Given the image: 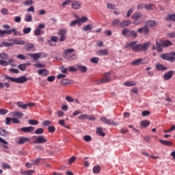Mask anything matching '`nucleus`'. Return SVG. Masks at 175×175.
Here are the masks:
<instances>
[{
  "mask_svg": "<svg viewBox=\"0 0 175 175\" xmlns=\"http://www.w3.org/2000/svg\"><path fill=\"white\" fill-rule=\"evenodd\" d=\"M150 44H151V42H145L144 44H137V41H133L128 43L126 45V47H130V49H131V50L135 53H140V51H147Z\"/></svg>",
  "mask_w": 175,
  "mask_h": 175,
  "instance_id": "f257e3e1",
  "label": "nucleus"
},
{
  "mask_svg": "<svg viewBox=\"0 0 175 175\" xmlns=\"http://www.w3.org/2000/svg\"><path fill=\"white\" fill-rule=\"evenodd\" d=\"M75 53V49H66L64 53V57L66 59H68L69 61H73L76 59V54Z\"/></svg>",
  "mask_w": 175,
  "mask_h": 175,
  "instance_id": "f03ea898",
  "label": "nucleus"
},
{
  "mask_svg": "<svg viewBox=\"0 0 175 175\" xmlns=\"http://www.w3.org/2000/svg\"><path fill=\"white\" fill-rule=\"evenodd\" d=\"M5 80H10L12 83H17L18 84H22L23 83H25V81H28L29 80L28 78L24 76L19 78H14L5 75Z\"/></svg>",
  "mask_w": 175,
  "mask_h": 175,
  "instance_id": "7ed1b4c3",
  "label": "nucleus"
},
{
  "mask_svg": "<svg viewBox=\"0 0 175 175\" xmlns=\"http://www.w3.org/2000/svg\"><path fill=\"white\" fill-rule=\"evenodd\" d=\"M161 59L163 61H170V62H174L175 61V52L161 54L160 55Z\"/></svg>",
  "mask_w": 175,
  "mask_h": 175,
  "instance_id": "20e7f679",
  "label": "nucleus"
},
{
  "mask_svg": "<svg viewBox=\"0 0 175 175\" xmlns=\"http://www.w3.org/2000/svg\"><path fill=\"white\" fill-rule=\"evenodd\" d=\"M32 139H34L33 144H44V143L47 142V139L43 135H34L32 137Z\"/></svg>",
  "mask_w": 175,
  "mask_h": 175,
  "instance_id": "39448f33",
  "label": "nucleus"
},
{
  "mask_svg": "<svg viewBox=\"0 0 175 175\" xmlns=\"http://www.w3.org/2000/svg\"><path fill=\"white\" fill-rule=\"evenodd\" d=\"M66 33H68V31L65 29L58 31L57 35L59 36V42H65V40H66Z\"/></svg>",
  "mask_w": 175,
  "mask_h": 175,
  "instance_id": "423d86ee",
  "label": "nucleus"
},
{
  "mask_svg": "<svg viewBox=\"0 0 175 175\" xmlns=\"http://www.w3.org/2000/svg\"><path fill=\"white\" fill-rule=\"evenodd\" d=\"M46 27V25L44 23H41L38 26L36 27L34 30V33L36 36H39L43 33V28Z\"/></svg>",
  "mask_w": 175,
  "mask_h": 175,
  "instance_id": "0eeeda50",
  "label": "nucleus"
},
{
  "mask_svg": "<svg viewBox=\"0 0 175 175\" xmlns=\"http://www.w3.org/2000/svg\"><path fill=\"white\" fill-rule=\"evenodd\" d=\"M110 76V72L103 74V79L98 81L97 84H103V83H109L111 79L109 77Z\"/></svg>",
  "mask_w": 175,
  "mask_h": 175,
  "instance_id": "6e6552de",
  "label": "nucleus"
},
{
  "mask_svg": "<svg viewBox=\"0 0 175 175\" xmlns=\"http://www.w3.org/2000/svg\"><path fill=\"white\" fill-rule=\"evenodd\" d=\"M83 6V3L81 1L75 0L72 1L71 8L75 10H79V9H81Z\"/></svg>",
  "mask_w": 175,
  "mask_h": 175,
  "instance_id": "1a4fd4ad",
  "label": "nucleus"
},
{
  "mask_svg": "<svg viewBox=\"0 0 175 175\" xmlns=\"http://www.w3.org/2000/svg\"><path fill=\"white\" fill-rule=\"evenodd\" d=\"M138 33H140V35H144L145 36H147L148 35V32H150V29L148 28V26L146 25L141 28H139L137 29Z\"/></svg>",
  "mask_w": 175,
  "mask_h": 175,
  "instance_id": "9d476101",
  "label": "nucleus"
},
{
  "mask_svg": "<svg viewBox=\"0 0 175 175\" xmlns=\"http://www.w3.org/2000/svg\"><path fill=\"white\" fill-rule=\"evenodd\" d=\"M142 14L141 12H137V13H134L132 15V18L133 20H135L136 21L135 22V23L136 24V25H139V24H142V22H139L137 21V20H139V18H140V17H142Z\"/></svg>",
  "mask_w": 175,
  "mask_h": 175,
  "instance_id": "9b49d317",
  "label": "nucleus"
},
{
  "mask_svg": "<svg viewBox=\"0 0 175 175\" xmlns=\"http://www.w3.org/2000/svg\"><path fill=\"white\" fill-rule=\"evenodd\" d=\"M145 64H147V62L140 58L133 61L131 65H135L136 66H139V65H144Z\"/></svg>",
  "mask_w": 175,
  "mask_h": 175,
  "instance_id": "f8f14e48",
  "label": "nucleus"
},
{
  "mask_svg": "<svg viewBox=\"0 0 175 175\" xmlns=\"http://www.w3.org/2000/svg\"><path fill=\"white\" fill-rule=\"evenodd\" d=\"M174 73H175L174 71L170 70V71H168V72H167L166 73L164 74L163 79L166 81L170 80V79H172V77H173Z\"/></svg>",
  "mask_w": 175,
  "mask_h": 175,
  "instance_id": "ddd939ff",
  "label": "nucleus"
},
{
  "mask_svg": "<svg viewBox=\"0 0 175 175\" xmlns=\"http://www.w3.org/2000/svg\"><path fill=\"white\" fill-rule=\"evenodd\" d=\"M29 138L27 137H21L19 138V140L17 141V144L19 145H23V144H25V143H28V142H29Z\"/></svg>",
  "mask_w": 175,
  "mask_h": 175,
  "instance_id": "4468645a",
  "label": "nucleus"
},
{
  "mask_svg": "<svg viewBox=\"0 0 175 175\" xmlns=\"http://www.w3.org/2000/svg\"><path fill=\"white\" fill-rule=\"evenodd\" d=\"M35 130V127L33 126H27V127H22L21 128V132L24 133H29L30 132H33Z\"/></svg>",
  "mask_w": 175,
  "mask_h": 175,
  "instance_id": "2eb2a0df",
  "label": "nucleus"
},
{
  "mask_svg": "<svg viewBox=\"0 0 175 175\" xmlns=\"http://www.w3.org/2000/svg\"><path fill=\"white\" fill-rule=\"evenodd\" d=\"M156 46H157V50L159 52V53H162L163 51V44L162 42V40L160 41H157L156 42Z\"/></svg>",
  "mask_w": 175,
  "mask_h": 175,
  "instance_id": "dca6fc26",
  "label": "nucleus"
},
{
  "mask_svg": "<svg viewBox=\"0 0 175 175\" xmlns=\"http://www.w3.org/2000/svg\"><path fill=\"white\" fill-rule=\"evenodd\" d=\"M100 121H102L105 124H107L108 125H116V124L114 123V121L111 120V119L109 120L106 117L101 118Z\"/></svg>",
  "mask_w": 175,
  "mask_h": 175,
  "instance_id": "f3484780",
  "label": "nucleus"
},
{
  "mask_svg": "<svg viewBox=\"0 0 175 175\" xmlns=\"http://www.w3.org/2000/svg\"><path fill=\"white\" fill-rule=\"evenodd\" d=\"M28 55L33 58V61H38L42 57V53H29Z\"/></svg>",
  "mask_w": 175,
  "mask_h": 175,
  "instance_id": "a211bd4d",
  "label": "nucleus"
},
{
  "mask_svg": "<svg viewBox=\"0 0 175 175\" xmlns=\"http://www.w3.org/2000/svg\"><path fill=\"white\" fill-rule=\"evenodd\" d=\"M108 54H109V51H107V49H100V50L96 51V55H98V57L107 55Z\"/></svg>",
  "mask_w": 175,
  "mask_h": 175,
  "instance_id": "6ab92c4d",
  "label": "nucleus"
},
{
  "mask_svg": "<svg viewBox=\"0 0 175 175\" xmlns=\"http://www.w3.org/2000/svg\"><path fill=\"white\" fill-rule=\"evenodd\" d=\"M38 73L40 76H44V77L49 76V71L46 68L39 70Z\"/></svg>",
  "mask_w": 175,
  "mask_h": 175,
  "instance_id": "aec40b11",
  "label": "nucleus"
},
{
  "mask_svg": "<svg viewBox=\"0 0 175 175\" xmlns=\"http://www.w3.org/2000/svg\"><path fill=\"white\" fill-rule=\"evenodd\" d=\"M146 24L147 27H150L151 28H152V27H157V25H158V22L154 20H151V21H148Z\"/></svg>",
  "mask_w": 175,
  "mask_h": 175,
  "instance_id": "412c9836",
  "label": "nucleus"
},
{
  "mask_svg": "<svg viewBox=\"0 0 175 175\" xmlns=\"http://www.w3.org/2000/svg\"><path fill=\"white\" fill-rule=\"evenodd\" d=\"M131 23L132 22H131V21L129 20L124 21L119 24V27L120 28H125V27H128V25H131Z\"/></svg>",
  "mask_w": 175,
  "mask_h": 175,
  "instance_id": "4be33fe9",
  "label": "nucleus"
},
{
  "mask_svg": "<svg viewBox=\"0 0 175 175\" xmlns=\"http://www.w3.org/2000/svg\"><path fill=\"white\" fill-rule=\"evenodd\" d=\"M122 33L123 36H125V38H128L129 36H131V29L124 28L122 29Z\"/></svg>",
  "mask_w": 175,
  "mask_h": 175,
  "instance_id": "5701e85b",
  "label": "nucleus"
},
{
  "mask_svg": "<svg viewBox=\"0 0 175 175\" xmlns=\"http://www.w3.org/2000/svg\"><path fill=\"white\" fill-rule=\"evenodd\" d=\"M159 142L163 144V146H172L173 142H172L171 141H167V140H164V139H159Z\"/></svg>",
  "mask_w": 175,
  "mask_h": 175,
  "instance_id": "b1692460",
  "label": "nucleus"
},
{
  "mask_svg": "<svg viewBox=\"0 0 175 175\" xmlns=\"http://www.w3.org/2000/svg\"><path fill=\"white\" fill-rule=\"evenodd\" d=\"M31 65L30 63H26V64H20L18 68L20 69V70H22V72H24L27 69V66H29Z\"/></svg>",
  "mask_w": 175,
  "mask_h": 175,
  "instance_id": "393cba45",
  "label": "nucleus"
},
{
  "mask_svg": "<svg viewBox=\"0 0 175 175\" xmlns=\"http://www.w3.org/2000/svg\"><path fill=\"white\" fill-rule=\"evenodd\" d=\"M123 85H125V87H133V85H136V81H126L123 83Z\"/></svg>",
  "mask_w": 175,
  "mask_h": 175,
  "instance_id": "a878e982",
  "label": "nucleus"
},
{
  "mask_svg": "<svg viewBox=\"0 0 175 175\" xmlns=\"http://www.w3.org/2000/svg\"><path fill=\"white\" fill-rule=\"evenodd\" d=\"M77 68L78 70H79V72H82V73H85L88 70L87 66H85L77 65Z\"/></svg>",
  "mask_w": 175,
  "mask_h": 175,
  "instance_id": "bb28decb",
  "label": "nucleus"
},
{
  "mask_svg": "<svg viewBox=\"0 0 175 175\" xmlns=\"http://www.w3.org/2000/svg\"><path fill=\"white\" fill-rule=\"evenodd\" d=\"M165 21H175V14H168L165 18Z\"/></svg>",
  "mask_w": 175,
  "mask_h": 175,
  "instance_id": "cd10ccee",
  "label": "nucleus"
},
{
  "mask_svg": "<svg viewBox=\"0 0 175 175\" xmlns=\"http://www.w3.org/2000/svg\"><path fill=\"white\" fill-rule=\"evenodd\" d=\"M96 132L97 133H98V135H100V136H103V137L106 136V133H105V132H103V128H100V127L97 128Z\"/></svg>",
  "mask_w": 175,
  "mask_h": 175,
  "instance_id": "c85d7f7f",
  "label": "nucleus"
},
{
  "mask_svg": "<svg viewBox=\"0 0 175 175\" xmlns=\"http://www.w3.org/2000/svg\"><path fill=\"white\" fill-rule=\"evenodd\" d=\"M156 69L157 70H166V69H167V68L163 66V64H157L156 65Z\"/></svg>",
  "mask_w": 175,
  "mask_h": 175,
  "instance_id": "c756f323",
  "label": "nucleus"
},
{
  "mask_svg": "<svg viewBox=\"0 0 175 175\" xmlns=\"http://www.w3.org/2000/svg\"><path fill=\"white\" fill-rule=\"evenodd\" d=\"M163 43V46L164 47H170V46H172V42H170V40H165V41H161Z\"/></svg>",
  "mask_w": 175,
  "mask_h": 175,
  "instance_id": "7c9ffc66",
  "label": "nucleus"
},
{
  "mask_svg": "<svg viewBox=\"0 0 175 175\" xmlns=\"http://www.w3.org/2000/svg\"><path fill=\"white\" fill-rule=\"evenodd\" d=\"M0 58H1V60L3 61H8V59H9V55L5 53H3L0 54Z\"/></svg>",
  "mask_w": 175,
  "mask_h": 175,
  "instance_id": "2f4dec72",
  "label": "nucleus"
},
{
  "mask_svg": "<svg viewBox=\"0 0 175 175\" xmlns=\"http://www.w3.org/2000/svg\"><path fill=\"white\" fill-rule=\"evenodd\" d=\"M9 135H10V133L6 131L4 129H0V136H9Z\"/></svg>",
  "mask_w": 175,
  "mask_h": 175,
  "instance_id": "473e14b6",
  "label": "nucleus"
},
{
  "mask_svg": "<svg viewBox=\"0 0 175 175\" xmlns=\"http://www.w3.org/2000/svg\"><path fill=\"white\" fill-rule=\"evenodd\" d=\"M141 126H143L144 128H146V126H148L150 125V121L148 120H144L142 121L140 123Z\"/></svg>",
  "mask_w": 175,
  "mask_h": 175,
  "instance_id": "72a5a7b5",
  "label": "nucleus"
},
{
  "mask_svg": "<svg viewBox=\"0 0 175 175\" xmlns=\"http://www.w3.org/2000/svg\"><path fill=\"white\" fill-rule=\"evenodd\" d=\"M92 29V25H87L83 27V31L87 32V31H91Z\"/></svg>",
  "mask_w": 175,
  "mask_h": 175,
  "instance_id": "f704fd0d",
  "label": "nucleus"
},
{
  "mask_svg": "<svg viewBox=\"0 0 175 175\" xmlns=\"http://www.w3.org/2000/svg\"><path fill=\"white\" fill-rule=\"evenodd\" d=\"M14 44H21V45H24L25 44V42L22 40H17L16 39L14 40Z\"/></svg>",
  "mask_w": 175,
  "mask_h": 175,
  "instance_id": "c9c22d12",
  "label": "nucleus"
},
{
  "mask_svg": "<svg viewBox=\"0 0 175 175\" xmlns=\"http://www.w3.org/2000/svg\"><path fill=\"white\" fill-rule=\"evenodd\" d=\"M62 85H69L70 84V81L68 79H63L60 81Z\"/></svg>",
  "mask_w": 175,
  "mask_h": 175,
  "instance_id": "e433bc0d",
  "label": "nucleus"
},
{
  "mask_svg": "<svg viewBox=\"0 0 175 175\" xmlns=\"http://www.w3.org/2000/svg\"><path fill=\"white\" fill-rule=\"evenodd\" d=\"M100 172V166L96 165L93 167V173L95 174H97V173H99Z\"/></svg>",
  "mask_w": 175,
  "mask_h": 175,
  "instance_id": "4c0bfd02",
  "label": "nucleus"
},
{
  "mask_svg": "<svg viewBox=\"0 0 175 175\" xmlns=\"http://www.w3.org/2000/svg\"><path fill=\"white\" fill-rule=\"evenodd\" d=\"M85 21H88V18L86 16H83L80 19L78 20L79 24H83L85 23Z\"/></svg>",
  "mask_w": 175,
  "mask_h": 175,
  "instance_id": "58836bf2",
  "label": "nucleus"
},
{
  "mask_svg": "<svg viewBox=\"0 0 175 175\" xmlns=\"http://www.w3.org/2000/svg\"><path fill=\"white\" fill-rule=\"evenodd\" d=\"M24 116V113L20 111H16L13 113V116L14 117H18L19 118H21Z\"/></svg>",
  "mask_w": 175,
  "mask_h": 175,
  "instance_id": "ea45409f",
  "label": "nucleus"
},
{
  "mask_svg": "<svg viewBox=\"0 0 175 175\" xmlns=\"http://www.w3.org/2000/svg\"><path fill=\"white\" fill-rule=\"evenodd\" d=\"M12 29L10 30H2L1 31V36H3V35H12Z\"/></svg>",
  "mask_w": 175,
  "mask_h": 175,
  "instance_id": "a19ab883",
  "label": "nucleus"
},
{
  "mask_svg": "<svg viewBox=\"0 0 175 175\" xmlns=\"http://www.w3.org/2000/svg\"><path fill=\"white\" fill-rule=\"evenodd\" d=\"M59 124L62 126H64V128H66L67 129H69V126L66 125V123H65V121L63 120H59Z\"/></svg>",
  "mask_w": 175,
  "mask_h": 175,
  "instance_id": "79ce46f5",
  "label": "nucleus"
},
{
  "mask_svg": "<svg viewBox=\"0 0 175 175\" xmlns=\"http://www.w3.org/2000/svg\"><path fill=\"white\" fill-rule=\"evenodd\" d=\"M121 23H120V19H115V20H113V21H112V25H113V27H117V25L118 26V27H120V24Z\"/></svg>",
  "mask_w": 175,
  "mask_h": 175,
  "instance_id": "37998d69",
  "label": "nucleus"
},
{
  "mask_svg": "<svg viewBox=\"0 0 175 175\" xmlns=\"http://www.w3.org/2000/svg\"><path fill=\"white\" fill-rule=\"evenodd\" d=\"M12 31L14 35V36H21V32L17 31V29H12Z\"/></svg>",
  "mask_w": 175,
  "mask_h": 175,
  "instance_id": "c03bdc74",
  "label": "nucleus"
},
{
  "mask_svg": "<svg viewBox=\"0 0 175 175\" xmlns=\"http://www.w3.org/2000/svg\"><path fill=\"white\" fill-rule=\"evenodd\" d=\"M28 123L29 125H38L39 124V121L35 120H29Z\"/></svg>",
  "mask_w": 175,
  "mask_h": 175,
  "instance_id": "a18cd8bd",
  "label": "nucleus"
},
{
  "mask_svg": "<svg viewBox=\"0 0 175 175\" xmlns=\"http://www.w3.org/2000/svg\"><path fill=\"white\" fill-rule=\"evenodd\" d=\"M44 133V130L42 128H39L35 131L36 135H42Z\"/></svg>",
  "mask_w": 175,
  "mask_h": 175,
  "instance_id": "49530a36",
  "label": "nucleus"
},
{
  "mask_svg": "<svg viewBox=\"0 0 175 175\" xmlns=\"http://www.w3.org/2000/svg\"><path fill=\"white\" fill-rule=\"evenodd\" d=\"M32 29L31 27H26L23 29V33L25 35H28V33H31Z\"/></svg>",
  "mask_w": 175,
  "mask_h": 175,
  "instance_id": "de8ad7c7",
  "label": "nucleus"
},
{
  "mask_svg": "<svg viewBox=\"0 0 175 175\" xmlns=\"http://www.w3.org/2000/svg\"><path fill=\"white\" fill-rule=\"evenodd\" d=\"M2 46H3L4 47H10V46H13V44L10 43V42H1Z\"/></svg>",
  "mask_w": 175,
  "mask_h": 175,
  "instance_id": "09e8293b",
  "label": "nucleus"
},
{
  "mask_svg": "<svg viewBox=\"0 0 175 175\" xmlns=\"http://www.w3.org/2000/svg\"><path fill=\"white\" fill-rule=\"evenodd\" d=\"M153 8H154V4L152 3L146 4L145 9H146V10H152Z\"/></svg>",
  "mask_w": 175,
  "mask_h": 175,
  "instance_id": "8fccbe9b",
  "label": "nucleus"
},
{
  "mask_svg": "<svg viewBox=\"0 0 175 175\" xmlns=\"http://www.w3.org/2000/svg\"><path fill=\"white\" fill-rule=\"evenodd\" d=\"M17 106H18V107H22V109H27V105L24 104L23 102L17 103Z\"/></svg>",
  "mask_w": 175,
  "mask_h": 175,
  "instance_id": "3c124183",
  "label": "nucleus"
},
{
  "mask_svg": "<svg viewBox=\"0 0 175 175\" xmlns=\"http://www.w3.org/2000/svg\"><path fill=\"white\" fill-rule=\"evenodd\" d=\"M9 113V110L1 109H0V116H5V114H8Z\"/></svg>",
  "mask_w": 175,
  "mask_h": 175,
  "instance_id": "603ef678",
  "label": "nucleus"
},
{
  "mask_svg": "<svg viewBox=\"0 0 175 175\" xmlns=\"http://www.w3.org/2000/svg\"><path fill=\"white\" fill-rule=\"evenodd\" d=\"M25 21L27 23H31V21H32V16H31V15H26Z\"/></svg>",
  "mask_w": 175,
  "mask_h": 175,
  "instance_id": "864d4df0",
  "label": "nucleus"
},
{
  "mask_svg": "<svg viewBox=\"0 0 175 175\" xmlns=\"http://www.w3.org/2000/svg\"><path fill=\"white\" fill-rule=\"evenodd\" d=\"M48 131L50 133H54V132H55V127L54 126H49L48 127Z\"/></svg>",
  "mask_w": 175,
  "mask_h": 175,
  "instance_id": "5fc2aeb1",
  "label": "nucleus"
},
{
  "mask_svg": "<svg viewBox=\"0 0 175 175\" xmlns=\"http://www.w3.org/2000/svg\"><path fill=\"white\" fill-rule=\"evenodd\" d=\"M31 49H33V44H27L25 46V50L27 51H29Z\"/></svg>",
  "mask_w": 175,
  "mask_h": 175,
  "instance_id": "6e6d98bb",
  "label": "nucleus"
},
{
  "mask_svg": "<svg viewBox=\"0 0 175 175\" xmlns=\"http://www.w3.org/2000/svg\"><path fill=\"white\" fill-rule=\"evenodd\" d=\"M72 0H66L64 2L62 3V6H63V8H65V6H66V5H69V3H72Z\"/></svg>",
  "mask_w": 175,
  "mask_h": 175,
  "instance_id": "4d7b16f0",
  "label": "nucleus"
},
{
  "mask_svg": "<svg viewBox=\"0 0 175 175\" xmlns=\"http://www.w3.org/2000/svg\"><path fill=\"white\" fill-rule=\"evenodd\" d=\"M130 36H132L133 38H137V33L134 30H131Z\"/></svg>",
  "mask_w": 175,
  "mask_h": 175,
  "instance_id": "13d9d810",
  "label": "nucleus"
},
{
  "mask_svg": "<svg viewBox=\"0 0 175 175\" xmlns=\"http://www.w3.org/2000/svg\"><path fill=\"white\" fill-rule=\"evenodd\" d=\"M69 72H77L79 70V68L75 67V66H70L68 68Z\"/></svg>",
  "mask_w": 175,
  "mask_h": 175,
  "instance_id": "bf43d9fd",
  "label": "nucleus"
},
{
  "mask_svg": "<svg viewBox=\"0 0 175 175\" xmlns=\"http://www.w3.org/2000/svg\"><path fill=\"white\" fill-rule=\"evenodd\" d=\"M90 61L92 64H98L99 62V57H92Z\"/></svg>",
  "mask_w": 175,
  "mask_h": 175,
  "instance_id": "052dcab7",
  "label": "nucleus"
},
{
  "mask_svg": "<svg viewBox=\"0 0 175 175\" xmlns=\"http://www.w3.org/2000/svg\"><path fill=\"white\" fill-rule=\"evenodd\" d=\"M79 24V20H75L70 23V27H75Z\"/></svg>",
  "mask_w": 175,
  "mask_h": 175,
  "instance_id": "680f3d73",
  "label": "nucleus"
},
{
  "mask_svg": "<svg viewBox=\"0 0 175 175\" xmlns=\"http://www.w3.org/2000/svg\"><path fill=\"white\" fill-rule=\"evenodd\" d=\"M55 80V76H49L47 77V81L49 83H53Z\"/></svg>",
  "mask_w": 175,
  "mask_h": 175,
  "instance_id": "e2e57ef3",
  "label": "nucleus"
},
{
  "mask_svg": "<svg viewBox=\"0 0 175 175\" xmlns=\"http://www.w3.org/2000/svg\"><path fill=\"white\" fill-rule=\"evenodd\" d=\"M0 65H1V66H8L9 63L6 62V60H0Z\"/></svg>",
  "mask_w": 175,
  "mask_h": 175,
  "instance_id": "0e129e2a",
  "label": "nucleus"
},
{
  "mask_svg": "<svg viewBox=\"0 0 175 175\" xmlns=\"http://www.w3.org/2000/svg\"><path fill=\"white\" fill-rule=\"evenodd\" d=\"M66 100H67V102L72 103V102H75V98H72V97L70 96H66Z\"/></svg>",
  "mask_w": 175,
  "mask_h": 175,
  "instance_id": "69168bd1",
  "label": "nucleus"
},
{
  "mask_svg": "<svg viewBox=\"0 0 175 175\" xmlns=\"http://www.w3.org/2000/svg\"><path fill=\"white\" fill-rule=\"evenodd\" d=\"M40 159H36L34 160H32L31 162H32V164L33 165H39V163L40 162Z\"/></svg>",
  "mask_w": 175,
  "mask_h": 175,
  "instance_id": "338daca9",
  "label": "nucleus"
},
{
  "mask_svg": "<svg viewBox=\"0 0 175 175\" xmlns=\"http://www.w3.org/2000/svg\"><path fill=\"white\" fill-rule=\"evenodd\" d=\"M34 66H36V68H44V64H40V63H37L36 64H34Z\"/></svg>",
  "mask_w": 175,
  "mask_h": 175,
  "instance_id": "774afa93",
  "label": "nucleus"
}]
</instances>
